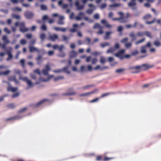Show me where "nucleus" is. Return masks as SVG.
I'll use <instances>...</instances> for the list:
<instances>
[{"mask_svg": "<svg viewBox=\"0 0 161 161\" xmlns=\"http://www.w3.org/2000/svg\"><path fill=\"white\" fill-rule=\"evenodd\" d=\"M58 38V36L56 34H50L49 35L48 39L49 40L54 42L56 39Z\"/></svg>", "mask_w": 161, "mask_h": 161, "instance_id": "11", "label": "nucleus"}, {"mask_svg": "<svg viewBox=\"0 0 161 161\" xmlns=\"http://www.w3.org/2000/svg\"><path fill=\"white\" fill-rule=\"evenodd\" d=\"M75 4L78 10H82L84 8V5H80L78 1L76 2Z\"/></svg>", "mask_w": 161, "mask_h": 161, "instance_id": "16", "label": "nucleus"}, {"mask_svg": "<svg viewBox=\"0 0 161 161\" xmlns=\"http://www.w3.org/2000/svg\"><path fill=\"white\" fill-rule=\"evenodd\" d=\"M101 22L106 28H110L112 27V25L109 24L107 21L105 19H102Z\"/></svg>", "mask_w": 161, "mask_h": 161, "instance_id": "13", "label": "nucleus"}, {"mask_svg": "<svg viewBox=\"0 0 161 161\" xmlns=\"http://www.w3.org/2000/svg\"><path fill=\"white\" fill-rule=\"evenodd\" d=\"M137 35L138 36H142L144 35V32L138 31L137 32Z\"/></svg>", "mask_w": 161, "mask_h": 161, "instance_id": "39", "label": "nucleus"}, {"mask_svg": "<svg viewBox=\"0 0 161 161\" xmlns=\"http://www.w3.org/2000/svg\"><path fill=\"white\" fill-rule=\"evenodd\" d=\"M8 80L9 81H14L15 83L17 84L19 83V81L16 79L15 76H11L8 77Z\"/></svg>", "mask_w": 161, "mask_h": 161, "instance_id": "14", "label": "nucleus"}, {"mask_svg": "<svg viewBox=\"0 0 161 161\" xmlns=\"http://www.w3.org/2000/svg\"><path fill=\"white\" fill-rule=\"evenodd\" d=\"M20 62L23 68L24 67H25V60L23 59H22L20 60Z\"/></svg>", "mask_w": 161, "mask_h": 161, "instance_id": "55", "label": "nucleus"}, {"mask_svg": "<svg viewBox=\"0 0 161 161\" xmlns=\"http://www.w3.org/2000/svg\"><path fill=\"white\" fill-rule=\"evenodd\" d=\"M48 19H49L48 17L47 16V15H44L42 18V19L44 21H46Z\"/></svg>", "mask_w": 161, "mask_h": 161, "instance_id": "63", "label": "nucleus"}, {"mask_svg": "<svg viewBox=\"0 0 161 161\" xmlns=\"http://www.w3.org/2000/svg\"><path fill=\"white\" fill-rule=\"evenodd\" d=\"M118 14L120 16V18H121V23H125L128 21V18L129 17L130 14L128 13H127L125 16H124V14L121 12H119Z\"/></svg>", "mask_w": 161, "mask_h": 161, "instance_id": "2", "label": "nucleus"}, {"mask_svg": "<svg viewBox=\"0 0 161 161\" xmlns=\"http://www.w3.org/2000/svg\"><path fill=\"white\" fill-rule=\"evenodd\" d=\"M25 16L27 19H31L34 16V14L31 12L26 11L25 13Z\"/></svg>", "mask_w": 161, "mask_h": 161, "instance_id": "12", "label": "nucleus"}, {"mask_svg": "<svg viewBox=\"0 0 161 161\" xmlns=\"http://www.w3.org/2000/svg\"><path fill=\"white\" fill-rule=\"evenodd\" d=\"M144 35L150 38H152V35L151 33L149 31L144 32Z\"/></svg>", "mask_w": 161, "mask_h": 161, "instance_id": "40", "label": "nucleus"}, {"mask_svg": "<svg viewBox=\"0 0 161 161\" xmlns=\"http://www.w3.org/2000/svg\"><path fill=\"white\" fill-rule=\"evenodd\" d=\"M27 109V108H26V107L20 109V110H19V111L18 113H22V112H24V111H25V110H26Z\"/></svg>", "mask_w": 161, "mask_h": 161, "instance_id": "61", "label": "nucleus"}, {"mask_svg": "<svg viewBox=\"0 0 161 161\" xmlns=\"http://www.w3.org/2000/svg\"><path fill=\"white\" fill-rule=\"evenodd\" d=\"M128 40V38L126 37L122 39L121 41L122 43L125 44V47L127 48H130L132 46V44L131 43L127 42Z\"/></svg>", "mask_w": 161, "mask_h": 161, "instance_id": "6", "label": "nucleus"}, {"mask_svg": "<svg viewBox=\"0 0 161 161\" xmlns=\"http://www.w3.org/2000/svg\"><path fill=\"white\" fill-rule=\"evenodd\" d=\"M40 37L42 41H43L46 38V35L43 33L40 35Z\"/></svg>", "mask_w": 161, "mask_h": 161, "instance_id": "37", "label": "nucleus"}, {"mask_svg": "<svg viewBox=\"0 0 161 161\" xmlns=\"http://www.w3.org/2000/svg\"><path fill=\"white\" fill-rule=\"evenodd\" d=\"M29 51L31 53H32L34 52H36L38 53H39L40 52H42L43 54H44L45 53L44 49L39 50L37 48L33 47V46H29Z\"/></svg>", "mask_w": 161, "mask_h": 161, "instance_id": "4", "label": "nucleus"}, {"mask_svg": "<svg viewBox=\"0 0 161 161\" xmlns=\"http://www.w3.org/2000/svg\"><path fill=\"white\" fill-rule=\"evenodd\" d=\"M68 67H64L63 69H61L62 71H64L68 74H69L70 73V72L68 70Z\"/></svg>", "mask_w": 161, "mask_h": 161, "instance_id": "29", "label": "nucleus"}, {"mask_svg": "<svg viewBox=\"0 0 161 161\" xmlns=\"http://www.w3.org/2000/svg\"><path fill=\"white\" fill-rule=\"evenodd\" d=\"M125 70V69H124L121 68V69H117L115 71L116 73H121V72H122L123 71H124Z\"/></svg>", "mask_w": 161, "mask_h": 161, "instance_id": "52", "label": "nucleus"}, {"mask_svg": "<svg viewBox=\"0 0 161 161\" xmlns=\"http://www.w3.org/2000/svg\"><path fill=\"white\" fill-rule=\"evenodd\" d=\"M136 0H130V2L128 4V6L130 7L132 10H135L137 8L136 6Z\"/></svg>", "mask_w": 161, "mask_h": 161, "instance_id": "7", "label": "nucleus"}, {"mask_svg": "<svg viewBox=\"0 0 161 161\" xmlns=\"http://www.w3.org/2000/svg\"><path fill=\"white\" fill-rule=\"evenodd\" d=\"M26 42V41L24 39H22L20 41V43L21 44L23 45L25 44Z\"/></svg>", "mask_w": 161, "mask_h": 161, "instance_id": "57", "label": "nucleus"}, {"mask_svg": "<svg viewBox=\"0 0 161 161\" xmlns=\"http://www.w3.org/2000/svg\"><path fill=\"white\" fill-rule=\"evenodd\" d=\"M153 44L157 47H158L161 45L160 42L157 40L155 41L153 43Z\"/></svg>", "mask_w": 161, "mask_h": 161, "instance_id": "35", "label": "nucleus"}, {"mask_svg": "<svg viewBox=\"0 0 161 161\" xmlns=\"http://www.w3.org/2000/svg\"><path fill=\"white\" fill-rule=\"evenodd\" d=\"M101 27L102 26H101L98 23H96L93 26V28L94 29H99L100 28H101Z\"/></svg>", "mask_w": 161, "mask_h": 161, "instance_id": "42", "label": "nucleus"}, {"mask_svg": "<svg viewBox=\"0 0 161 161\" xmlns=\"http://www.w3.org/2000/svg\"><path fill=\"white\" fill-rule=\"evenodd\" d=\"M17 118H18V117H17V116H14V117H12L11 118H8L6 119V121H9V120H11L16 119H17Z\"/></svg>", "mask_w": 161, "mask_h": 161, "instance_id": "46", "label": "nucleus"}, {"mask_svg": "<svg viewBox=\"0 0 161 161\" xmlns=\"http://www.w3.org/2000/svg\"><path fill=\"white\" fill-rule=\"evenodd\" d=\"M131 38V41L132 42L136 40V35L133 32H131L129 34Z\"/></svg>", "mask_w": 161, "mask_h": 161, "instance_id": "20", "label": "nucleus"}, {"mask_svg": "<svg viewBox=\"0 0 161 161\" xmlns=\"http://www.w3.org/2000/svg\"><path fill=\"white\" fill-rule=\"evenodd\" d=\"M13 10L14 11H21L22 9L18 7H15L13 9Z\"/></svg>", "mask_w": 161, "mask_h": 161, "instance_id": "54", "label": "nucleus"}, {"mask_svg": "<svg viewBox=\"0 0 161 161\" xmlns=\"http://www.w3.org/2000/svg\"><path fill=\"white\" fill-rule=\"evenodd\" d=\"M103 27L102 26L101 28H99V30L97 32V34H101L103 33V32L102 30Z\"/></svg>", "mask_w": 161, "mask_h": 161, "instance_id": "56", "label": "nucleus"}, {"mask_svg": "<svg viewBox=\"0 0 161 161\" xmlns=\"http://www.w3.org/2000/svg\"><path fill=\"white\" fill-rule=\"evenodd\" d=\"M125 49H121L115 53V55L116 57L119 58L120 59H122L124 58L123 54L125 53Z\"/></svg>", "mask_w": 161, "mask_h": 161, "instance_id": "9", "label": "nucleus"}, {"mask_svg": "<svg viewBox=\"0 0 161 161\" xmlns=\"http://www.w3.org/2000/svg\"><path fill=\"white\" fill-rule=\"evenodd\" d=\"M64 19V17L63 16H60L59 18V20L58 21V24L60 25H64V23L63 19Z\"/></svg>", "mask_w": 161, "mask_h": 161, "instance_id": "22", "label": "nucleus"}, {"mask_svg": "<svg viewBox=\"0 0 161 161\" xmlns=\"http://www.w3.org/2000/svg\"><path fill=\"white\" fill-rule=\"evenodd\" d=\"M2 39L4 42L5 44H8L10 42L9 41L8 39L7 36L6 35H4L3 36Z\"/></svg>", "mask_w": 161, "mask_h": 161, "instance_id": "24", "label": "nucleus"}, {"mask_svg": "<svg viewBox=\"0 0 161 161\" xmlns=\"http://www.w3.org/2000/svg\"><path fill=\"white\" fill-rule=\"evenodd\" d=\"M12 48L11 47H8L7 49L6 50L7 54L8 55V57L7 58V61H9L11 59L13 58V55L11 54V51Z\"/></svg>", "mask_w": 161, "mask_h": 161, "instance_id": "5", "label": "nucleus"}, {"mask_svg": "<svg viewBox=\"0 0 161 161\" xmlns=\"http://www.w3.org/2000/svg\"><path fill=\"white\" fill-rule=\"evenodd\" d=\"M42 58V56L40 55H39L36 58V60L37 61V64H39L40 63L41 61H40V60Z\"/></svg>", "mask_w": 161, "mask_h": 161, "instance_id": "51", "label": "nucleus"}, {"mask_svg": "<svg viewBox=\"0 0 161 161\" xmlns=\"http://www.w3.org/2000/svg\"><path fill=\"white\" fill-rule=\"evenodd\" d=\"M41 8L43 10H46L47 9V7L46 6L42 4L40 6Z\"/></svg>", "mask_w": 161, "mask_h": 161, "instance_id": "41", "label": "nucleus"}, {"mask_svg": "<svg viewBox=\"0 0 161 161\" xmlns=\"http://www.w3.org/2000/svg\"><path fill=\"white\" fill-rule=\"evenodd\" d=\"M34 72L36 73L39 75H40L41 74V73L40 71V70L39 69H37L34 70Z\"/></svg>", "mask_w": 161, "mask_h": 161, "instance_id": "62", "label": "nucleus"}, {"mask_svg": "<svg viewBox=\"0 0 161 161\" xmlns=\"http://www.w3.org/2000/svg\"><path fill=\"white\" fill-rule=\"evenodd\" d=\"M113 33L112 32L107 31L106 32L105 36L104 37L105 39H108L109 38V36L110 34Z\"/></svg>", "mask_w": 161, "mask_h": 161, "instance_id": "34", "label": "nucleus"}, {"mask_svg": "<svg viewBox=\"0 0 161 161\" xmlns=\"http://www.w3.org/2000/svg\"><path fill=\"white\" fill-rule=\"evenodd\" d=\"M7 107L11 108H14L15 106L14 104L10 103L7 105Z\"/></svg>", "mask_w": 161, "mask_h": 161, "instance_id": "48", "label": "nucleus"}, {"mask_svg": "<svg viewBox=\"0 0 161 161\" xmlns=\"http://www.w3.org/2000/svg\"><path fill=\"white\" fill-rule=\"evenodd\" d=\"M110 45V44L107 42H105L103 43H101L100 44V46L102 47H104L106 46Z\"/></svg>", "mask_w": 161, "mask_h": 161, "instance_id": "31", "label": "nucleus"}, {"mask_svg": "<svg viewBox=\"0 0 161 161\" xmlns=\"http://www.w3.org/2000/svg\"><path fill=\"white\" fill-rule=\"evenodd\" d=\"M146 52V47L144 46H142L141 47V52L142 53H145Z\"/></svg>", "mask_w": 161, "mask_h": 161, "instance_id": "50", "label": "nucleus"}, {"mask_svg": "<svg viewBox=\"0 0 161 161\" xmlns=\"http://www.w3.org/2000/svg\"><path fill=\"white\" fill-rule=\"evenodd\" d=\"M103 159L102 156L101 155H98L96 157V160L97 161H101Z\"/></svg>", "mask_w": 161, "mask_h": 161, "instance_id": "49", "label": "nucleus"}, {"mask_svg": "<svg viewBox=\"0 0 161 161\" xmlns=\"http://www.w3.org/2000/svg\"><path fill=\"white\" fill-rule=\"evenodd\" d=\"M78 27V25L77 24H74L73 25V28L69 29V31L71 32H74L76 31L77 30L75 28H77Z\"/></svg>", "mask_w": 161, "mask_h": 161, "instance_id": "23", "label": "nucleus"}, {"mask_svg": "<svg viewBox=\"0 0 161 161\" xmlns=\"http://www.w3.org/2000/svg\"><path fill=\"white\" fill-rule=\"evenodd\" d=\"M100 17L99 14H96L93 15V18L96 19H99Z\"/></svg>", "mask_w": 161, "mask_h": 161, "instance_id": "58", "label": "nucleus"}, {"mask_svg": "<svg viewBox=\"0 0 161 161\" xmlns=\"http://www.w3.org/2000/svg\"><path fill=\"white\" fill-rule=\"evenodd\" d=\"M51 69L49 64H47L44 69L42 70V73L45 75H47L48 74L49 71Z\"/></svg>", "mask_w": 161, "mask_h": 161, "instance_id": "8", "label": "nucleus"}, {"mask_svg": "<svg viewBox=\"0 0 161 161\" xmlns=\"http://www.w3.org/2000/svg\"><path fill=\"white\" fill-rule=\"evenodd\" d=\"M145 39L144 38H143L141 40H139L138 41H136L135 42V44L136 45H137L139 44L142 43V42H143L145 41Z\"/></svg>", "mask_w": 161, "mask_h": 161, "instance_id": "45", "label": "nucleus"}, {"mask_svg": "<svg viewBox=\"0 0 161 161\" xmlns=\"http://www.w3.org/2000/svg\"><path fill=\"white\" fill-rule=\"evenodd\" d=\"M142 70H145L148 69L153 67V66L149 65L147 64H143L141 66Z\"/></svg>", "mask_w": 161, "mask_h": 161, "instance_id": "15", "label": "nucleus"}, {"mask_svg": "<svg viewBox=\"0 0 161 161\" xmlns=\"http://www.w3.org/2000/svg\"><path fill=\"white\" fill-rule=\"evenodd\" d=\"M115 51L114 48L110 47L107 51V53H112Z\"/></svg>", "mask_w": 161, "mask_h": 161, "instance_id": "30", "label": "nucleus"}, {"mask_svg": "<svg viewBox=\"0 0 161 161\" xmlns=\"http://www.w3.org/2000/svg\"><path fill=\"white\" fill-rule=\"evenodd\" d=\"M41 29L43 31H45L47 29V27L46 25L45 24H44L41 26Z\"/></svg>", "mask_w": 161, "mask_h": 161, "instance_id": "53", "label": "nucleus"}, {"mask_svg": "<svg viewBox=\"0 0 161 161\" xmlns=\"http://www.w3.org/2000/svg\"><path fill=\"white\" fill-rule=\"evenodd\" d=\"M156 18H154L153 19L150 21H146L145 22V23L147 24L148 25H150L152 24H153L156 21Z\"/></svg>", "mask_w": 161, "mask_h": 161, "instance_id": "38", "label": "nucleus"}, {"mask_svg": "<svg viewBox=\"0 0 161 161\" xmlns=\"http://www.w3.org/2000/svg\"><path fill=\"white\" fill-rule=\"evenodd\" d=\"M77 54V53L74 50L71 51L70 54V58H73L76 57Z\"/></svg>", "mask_w": 161, "mask_h": 161, "instance_id": "21", "label": "nucleus"}, {"mask_svg": "<svg viewBox=\"0 0 161 161\" xmlns=\"http://www.w3.org/2000/svg\"><path fill=\"white\" fill-rule=\"evenodd\" d=\"M14 71L15 74L20 75L19 77V80H22L23 81L27 83L28 86V87L27 89L31 88L33 86V84L30 80L28 79L27 77H25L23 78L21 77L20 75L21 71L20 70L14 69Z\"/></svg>", "mask_w": 161, "mask_h": 161, "instance_id": "1", "label": "nucleus"}, {"mask_svg": "<svg viewBox=\"0 0 161 161\" xmlns=\"http://www.w3.org/2000/svg\"><path fill=\"white\" fill-rule=\"evenodd\" d=\"M93 12V10L91 9H89L86 11V13L89 14H91Z\"/></svg>", "mask_w": 161, "mask_h": 161, "instance_id": "60", "label": "nucleus"}, {"mask_svg": "<svg viewBox=\"0 0 161 161\" xmlns=\"http://www.w3.org/2000/svg\"><path fill=\"white\" fill-rule=\"evenodd\" d=\"M4 31L7 33L10 34L11 33V31L9 30L7 27H5L4 29Z\"/></svg>", "mask_w": 161, "mask_h": 161, "instance_id": "59", "label": "nucleus"}, {"mask_svg": "<svg viewBox=\"0 0 161 161\" xmlns=\"http://www.w3.org/2000/svg\"><path fill=\"white\" fill-rule=\"evenodd\" d=\"M114 158V157H110L108 158V157H105L103 159V161H107L111 159H112Z\"/></svg>", "mask_w": 161, "mask_h": 161, "instance_id": "43", "label": "nucleus"}, {"mask_svg": "<svg viewBox=\"0 0 161 161\" xmlns=\"http://www.w3.org/2000/svg\"><path fill=\"white\" fill-rule=\"evenodd\" d=\"M25 36L28 39H31L32 37V35L31 34L28 33Z\"/></svg>", "mask_w": 161, "mask_h": 161, "instance_id": "64", "label": "nucleus"}, {"mask_svg": "<svg viewBox=\"0 0 161 161\" xmlns=\"http://www.w3.org/2000/svg\"><path fill=\"white\" fill-rule=\"evenodd\" d=\"M151 17L152 16L151 14H147L144 16L143 17V19L144 20H147L151 18Z\"/></svg>", "mask_w": 161, "mask_h": 161, "instance_id": "28", "label": "nucleus"}, {"mask_svg": "<svg viewBox=\"0 0 161 161\" xmlns=\"http://www.w3.org/2000/svg\"><path fill=\"white\" fill-rule=\"evenodd\" d=\"M29 30V29L25 27V23L24 22H20L19 24V31L24 33L27 32Z\"/></svg>", "mask_w": 161, "mask_h": 161, "instance_id": "3", "label": "nucleus"}, {"mask_svg": "<svg viewBox=\"0 0 161 161\" xmlns=\"http://www.w3.org/2000/svg\"><path fill=\"white\" fill-rule=\"evenodd\" d=\"M73 89V88H69L68 90V92H69L67 93H64L63 94L64 96H71L74 95L76 94V92L74 91H72Z\"/></svg>", "mask_w": 161, "mask_h": 161, "instance_id": "10", "label": "nucleus"}, {"mask_svg": "<svg viewBox=\"0 0 161 161\" xmlns=\"http://www.w3.org/2000/svg\"><path fill=\"white\" fill-rule=\"evenodd\" d=\"M107 60H106V59L103 57H102L100 58V62L102 64H104Z\"/></svg>", "mask_w": 161, "mask_h": 161, "instance_id": "47", "label": "nucleus"}, {"mask_svg": "<svg viewBox=\"0 0 161 161\" xmlns=\"http://www.w3.org/2000/svg\"><path fill=\"white\" fill-rule=\"evenodd\" d=\"M79 15L81 16L82 17H84V19L86 21H88L89 20V18L88 17H84L85 16V14L84 13L81 12H80L79 14Z\"/></svg>", "mask_w": 161, "mask_h": 161, "instance_id": "27", "label": "nucleus"}, {"mask_svg": "<svg viewBox=\"0 0 161 161\" xmlns=\"http://www.w3.org/2000/svg\"><path fill=\"white\" fill-rule=\"evenodd\" d=\"M64 79V77L63 76H58L57 77H55L54 79V81H56L58 80L63 79Z\"/></svg>", "mask_w": 161, "mask_h": 161, "instance_id": "36", "label": "nucleus"}, {"mask_svg": "<svg viewBox=\"0 0 161 161\" xmlns=\"http://www.w3.org/2000/svg\"><path fill=\"white\" fill-rule=\"evenodd\" d=\"M108 68V66H104L103 67H101L100 65H97L96 67L93 68V69L95 70H97L98 69L103 70V69H107Z\"/></svg>", "mask_w": 161, "mask_h": 161, "instance_id": "19", "label": "nucleus"}, {"mask_svg": "<svg viewBox=\"0 0 161 161\" xmlns=\"http://www.w3.org/2000/svg\"><path fill=\"white\" fill-rule=\"evenodd\" d=\"M54 29L57 31H61L63 32H64L66 30V28H63L62 27H54Z\"/></svg>", "mask_w": 161, "mask_h": 161, "instance_id": "18", "label": "nucleus"}, {"mask_svg": "<svg viewBox=\"0 0 161 161\" xmlns=\"http://www.w3.org/2000/svg\"><path fill=\"white\" fill-rule=\"evenodd\" d=\"M18 90L17 87H12L10 85L7 88V90L8 91H11L12 92H14Z\"/></svg>", "mask_w": 161, "mask_h": 161, "instance_id": "17", "label": "nucleus"}, {"mask_svg": "<svg viewBox=\"0 0 161 161\" xmlns=\"http://www.w3.org/2000/svg\"><path fill=\"white\" fill-rule=\"evenodd\" d=\"M47 101V99H43L40 101L39 102L37 103L35 107H38L40 106L41 105H42V104H43V103H44V102L45 101Z\"/></svg>", "mask_w": 161, "mask_h": 161, "instance_id": "26", "label": "nucleus"}, {"mask_svg": "<svg viewBox=\"0 0 161 161\" xmlns=\"http://www.w3.org/2000/svg\"><path fill=\"white\" fill-rule=\"evenodd\" d=\"M12 17L15 19H19L20 18V17L18 15L15 14H13L12 15Z\"/></svg>", "mask_w": 161, "mask_h": 161, "instance_id": "44", "label": "nucleus"}, {"mask_svg": "<svg viewBox=\"0 0 161 161\" xmlns=\"http://www.w3.org/2000/svg\"><path fill=\"white\" fill-rule=\"evenodd\" d=\"M113 94L111 92H108L105 93L103 94L100 97V98L104 97L106 96H107L109 95Z\"/></svg>", "mask_w": 161, "mask_h": 161, "instance_id": "33", "label": "nucleus"}, {"mask_svg": "<svg viewBox=\"0 0 161 161\" xmlns=\"http://www.w3.org/2000/svg\"><path fill=\"white\" fill-rule=\"evenodd\" d=\"M10 72V71L9 70H7L6 71L4 72H0V75H7Z\"/></svg>", "mask_w": 161, "mask_h": 161, "instance_id": "32", "label": "nucleus"}, {"mask_svg": "<svg viewBox=\"0 0 161 161\" xmlns=\"http://www.w3.org/2000/svg\"><path fill=\"white\" fill-rule=\"evenodd\" d=\"M97 91H98V90L97 89H95L94 90H93L92 91H91L90 92L84 93V96H88L91 94H94L96 92H97Z\"/></svg>", "mask_w": 161, "mask_h": 161, "instance_id": "25", "label": "nucleus"}]
</instances>
